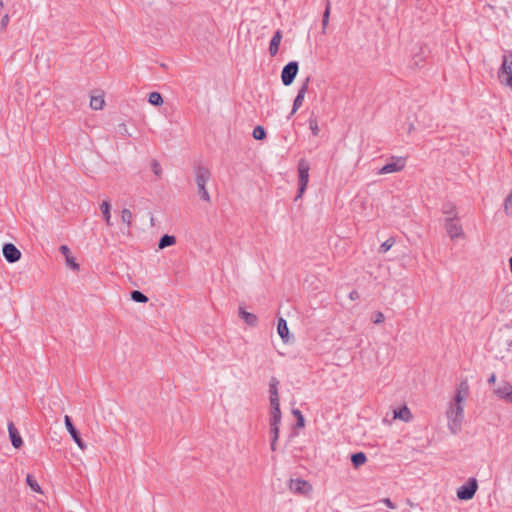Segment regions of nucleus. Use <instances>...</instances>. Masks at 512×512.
Here are the masks:
<instances>
[{
    "mask_svg": "<svg viewBox=\"0 0 512 512\" xmlns=\"http://www.w3.org/2000/svg\"><path fill=\"white\" fill-rule=\"evenodd\" d=\"M151 168L156 176H160L162 174V168L161 165L157 160H153L151 162Z\"/></svg>",
    "mask_w": 512,
    "mask_h": 512,
    "instance_id": "nucleus-34",
    "label": "nucleus"
},
{
    "mask_svg": "<svg viewBox=\"0 0 512 512\" xmlns=\"http://www.w3.org/2000/svg\"><path fill=\"white\" fill-rule=\"evenodd\" d=\"M105 101L102 96H93L90 100V107L94 110H101Z\"/></svg>",
    "mask_w": 512,
    "mask_h": 512,
    "instance_id": "nucleus-26",
    "label": "nucleus"
},
{
    "mask_svg": "<svg viewBox=\"0 0 512 512\" xmlns=\"http://www.w3.org/2000/svg\"><path fill=\"white\" fill-rule=\"evenodd\" d=\"M271 409L280 408L279 395L270 396Z\"/></svg>",
    "mask_w": 512,
    "mask_h": 512,
    "instance_id": "nucleus-38",
    "label": "nucleus"
},
{
    "mask_svg": "<svg viewBox=\"0 0 512 512\" xmlns=\"http://www.w3.org/2000/svg\"><path fill=\"white\" fill-rule=\"evenodd\" d=\"M26 483L34 492L42 493V489H41L40 485L38 484L37 480L32 475H30V474L27 475Z\"/></svg>",
    "mask_w": 512,
    "mask_h": 512,
    "instance_id": "nucleus-24",
    "label": "nucleus"
},
{
    "mask_svg": "<svg viewBox=\"0 0 512 512\" xmlns=\"http://www.w3.org/2000/svg\"><path fill=\"white\" fill-rule=\"evenodd\" d=\"M299 70V64L297 61H291L286 64L281 72V80L285 86H289L295 80Z\"/></svg>",
    "mask_w": 512,
    "mask_h": 512,
    "instance_id": "nucleus-6",
    "label": "nucleus"
},
{
    "mask_svg": "<svg viewBox=\"0 0 512 512\" xmlns=\"http://www.w3.org/2000/svg\"><path fill=\"white\" fill-rule=\"evenodd\" d=\"M60 251L63 255H65V257L67 258V256H69V248L66 246V245H62L60 247Z\"/></svg>",
    "mask_w": 512,
    "mask_h": 512,
    "instance_id": "nucleus-44",
    "label": "nucleus"
},
{
    "mask_svg": "<svg viewBox=\"0 0 512 512\" xmlns=\"http://www.w3.org/2000/svg\"><path fill=\"white\" fill-rule=\"evenodd\" d=\"M477 489V480L475 478H469L464 485L458 488L457 497L460 500H470L474 497Z\"/></svg>",
    "mask_w": 512,
    "mask_h": 512,
    "instance_id": "nucleus-5",
    "label": "nucleus"
},
{
    "mask_svg": "<svg viewBox=\"0 0 512 512\" xmlns=\"http://www.w3.org/2000/svg\"><path fill=\"white\" fill-rule=\"evenodd\" d=\"M445 228L452 240L463 236L462 226L459 224L455 217L446 218Z\"/></svg>",
    "mask_w": 512,
    "mask_h": 512,
    "instance_id": "nucleus-8",
    "label": "nucleus"
},
{
    "mask_svg": "<svg viewBox=\"0 0 512 512\" xmlns=\"http://www.w3.org/2000/svg\"><path fill=\"white\" fill-rule=\"evenodd\" d=\"M384 320H385V316L382 312L375 313L374 318H373V322L375 324H380V323L384 322Z\"/></svg>",
    "mask_w": 512,
    "mask_h": 512,
    "instance_id": "nucleus-39",
    "label": "nucleus"
},
{
    "mask_svg": "<svg viewBox=\"0 0 512 512\" xmlns=\"http://www.w3.org/2000/svg\"><path fill=\"white\" fill-rule=\"evenodd\" d=\"M382 502L390 509H395L396 507L395 504L389 498H384Z\"/></svg>",
    "mask_w": 512,
    "mask_h": 512,
    "instance_id": "nucleus-43",
    "label": "nucleus"
},
{
    "mask_svg": "<svg viewBox=\"0 0 512 512\" xmlns=\"http://www.w3.org/2000/svg\"><path fill=\"white\" fill-rule=\"evenodd\" d=\"M281 40H282V32H281V30H277L274 33V35L270 41V45H269V53L271 56L277 55Z\"/></svg>",
    "mask_w": 512,
    "mask_h": 512,
    "instance_id": "nucleus-17",
    "label": "nucleus"
},
{
    "mask_svg": "<svg viewBox=\"0 0 512 512\" xmlns=\"http://www.w3.org/2000/svg\"><path fill=\"white\" fill-rule=\"evenodd\" d=\"M278 380L276 378H271L269 383V392L270 396H277L278 395Z\"/></svg>",
    "mask_w": 512,
    "mask_h": 512,
    "instance_id": "nucleus-32",
    "label": "nucleus"
},
{
    "mask_svg": "<svg viewBox=\"0 0 512 512\" xmlns=\"http://www.w3.org/2000/svg\"><path fill=\"white\" fill-rule=\"evenodd\" d=\"M469 395V384H468V381L466 379L462 380L458 387H457V392H456V395L454 397V400L455 402H458V403H463V401L466 399V397Z\"/></svg>",
    "mask_w": 512,
    "mask_h": 512,
    "instance_id": "nucleus-14",
    "label": "nucleus"
},
{
    "mask_svg": "<svg viewBox=\"0 0 512 512\" xmlns=\"http://www.w3.org/2000/svg\"><path fill=\"white\" fill-rule=\"evenodd\" d=\"M501 84L512 89V52L506 51L502 56V64L498 71Z\"/></svg>",
    "mask_w": 512,
    "mask_h": 512,
    "instance_id": "nucleus-3",
    "label": "nucleus"
},
{
    "mask_svg": "<svg viewBox=\"0 0 512 512\" xmlns=\"http://www.w3.org/2000/svg\"><path fill=\"white\" fill-rule=\"evenodd\" d=\"M270 432L272 434V439H277L279 437V424H270Z\"/></svg>",
    "mask_w": 512,
    "mask_h": 512,
    "instance_id": "nucleus-35",
    "label": "nucleus"
},
{
    "mask_svg": "<svg viewBox=\"0 0 512 512\" xmlns=\"http://www.w3.org/2000/svg\"><path fill=\"white\" fill-rule=\"evenodd\" d=\"M64 423L67 431L69 432L70 436L74 440V442L78 445L80 449H85L86 444L83 442L82 438L80 437L79 432L73 425L71 418L68 415H65L64 417Z\"/></svg>",
    "mask_w": 512,
    "mask_h": 512,
    "instance_id": "nucleus-9",
    "label": "nucleus"
},
{
    "mask_svg": "<svg viewBox=\"0 0 512 512\" xmlns=\"http://www.w3.org/2000/svg\"><path fill=\"white\" fill-rule=\"evenodd\" d=\"M131 299L137 303H146L148 302V297L144 295L141 291L133 290L131 292Z\"/></svg>",
    "mask_w": 512,
    "mask_h": 512,
    "instance_id": "nucleus-27",
    "label": "nucleus"
},
{
    "mask_svg": "<svg viewBox=\"0 0 512 512\" xmlns=\"http://www.w3.org/2000/svg\"><path fill=\"white\" fill-rule=\"evenodd\" d=\"M448 418V428L454 435L458 434L462 428V422L464 419V407L462 403L452 401L446 412Z\"/></svg>",
    "mask_w": 512,
    "mask_h": 512,
    "instance_id": "nucleus-1",
    "label": "nucleus"
},
{
    "mask_svg": "<svg viewBox=\"0 0 512 512\" xmlns=\"http://www.w3.org/2000/svg\"><path fill=\"white\" fill-rule=\"evenodd\" d=\"M148 101L151 105L160 106L163 104V98L158 92H151L148 96Z\"/></svg>",
    "mask_w": 512,
    "mask_h": 512,
    "instance_id": "nucleus-25",
    "label": "nucleus"
},
{
    "mask_svg": "<svg viewBox=\"0 0 512 512\" xmlns=\"http://www.w3.org/2000/svg\"><path fill=\"white\" fill-rule=\"evenodd\" d=\"M8 22H9V15L5 14L2 17L1 22H0L1 29H6Z\"/></svg>",
    "mask_w": 512,
    "mask_h": 512,
    "instance_id": "nucleus-42",
    "label": "nucleus"
},
{
    "mask_svg": "<svg viewBox=\"0 0 512 512\" xmlns=\"http://www.w3.org/2000/svg\"><path fill=\"white\" fill-rule=\"evenodd\" d=\"M110 203L108 201H103L100 205L101 212L103 214L104 220L108 226H111V214H110Z\"/></svg>",
    "mask_w": 512,
    "mask_h": 512,
    "instance_id": "nucleus-21",
    "label": "nucleus"
},
{
    "mask_svg": "<svg viewBox=\"0 0 512 512\" xmlns=\"http://www.w3.org/2000/svg\"><path fill=\"white\" fill-rule=\"evenodd\" d=\"M2 252L3 256L9 263H15L21 257L20 250L12 243L4 244Z\"/></svg>",
    "mask_w": 512,
    "mask_h": 512,
    "instance_id": "nucleus-11",
    "label": "nucleus"
},
{
    "mask_svg": "<svg viewBox=\"0 0 512 512\" xmlns=\"http://www.w3.org/2000/svg\"><path fill=\"white\" fill-rule=\"evenodd\" d=\"M252 135L256 140H263L266 138V131L262 126L258 125L254 128Z\"/></svg>",
    "mask_w": 512,
    "mask_h": 512,
    "instance_id": "nucleus-30",
    "label": "nucleus"
},
{
    "mask_svg": "<svg viewBox=\"0 0 512 512\" xmlns=\"http://www.w3.org/2000/svg\"><path fill=\"white\" fill-rule=\"evenodd\" d=\"M405 166V159L404 158H397L395 161L389 162L386 165H384L380 171L379 174H389L401 171Z\"/></svg>",
    "mask_w": 512,
    "mask_h": 512,
    "instance_id": "nucleus-12",
    "label": "nucleus"
},
{
    "mask_svg": "<svg viewBox=\"0 0 512 512\" xmlns=\"http://www.w3.org/2000/svg\"><path fill=\"white\" fill-rule=\"evenodd\" d=\"M211 173L208 168L204 166H198L195 170V183L198 188L200 198L206 202H210L211 198L206 189V183L210 180Z\"/></svg>",
    "mask_w": 512,
    "mask_h": 512,
    "instance_id": "nucleus-2",
    "label": "nucleus"
},
{
    "mask_svg": "<svg viewBox=\"0 0 512 512\" xmlns=\"http://www.w3.org/2000/svg\"><path fill=\"white\" fill-rule=\"evenodd\" d=\"M119 127L121 128V130H122V132H123V133H126V134L128 135V133H127V128H126V125H125V124H121Z\"/></svg>",
    "mask_w": 512,
    "mask_h": 512,
    "instance_id": "nucleus-48",
    "label": "nucleus"
},
{
    "mask_svg": "<svg viewBox=\"0 0 512 512\" xmlns=\"http://www.w3.org/2000/svg\"><path fill=\"white\" fill-rule=\"evenodd\" d=\"M3 8V0H0V9Z\"/></svg>",
    "mask_w": 512,
    "mask_h": 512,
    "instance_id": "nucleus-49",
    "label": "nucleus"
},
{
    "mask_svg": "<svg viewBox=\"0 0 512 512\" xmlns=\"http://www.w3.org/2000/svg\"><path fill=\"white\" fill-rule=\"evenodd\" d=\"M330 10H331V4H330V1H327L325 11H324L323 17H322V33L323 34L326 33V28L329 23Z\"/></svg>",
    "mask_w": 512,
    "mask_h": 512,
    "instance_id": "nucleus-23",
    "label": "nucleus"
},
{
    "mask_svg": "<svg viewBox=\"0 0 512 512\" xmlns=\"http://www.w3.org/2000/svg\"><path fill=\"white\" fill-rule=\"evenodd\" d=\"M292 412L297 419V424H296L297 427H299V428L304 427L305 420H304V416L302 415L301 411L298 409H294Z\"/></svg>",
    "mask_w": 512,
    "mask_h": 512,
    "instance_id": "nucleus-33",
    "label": "nucleus"
},
{
    "mask_svg": "<svg viewBox=\"0 0 512 512\" xmlns=\"http://www.w3.org/2000/svg\"><path fill=\"white\" fill-rule=\"evenodd\" d=\"M132 219H133L132 212L129 209L124 208L121 211V220H122V222L125 223L128 227H130L131 224H132Z\"/></svg>",
    "mask_w": 512,
    "mask_h": 512,
    "instance_id": "nucleus-28",
    "label": "nucleus"
},
{
    "mask_svg": "<svg viewBox=\"0 0 512 512\" xmlns=\"http://www.w3.org/2000/svg\"><path fill=\"white\" fill-rule=\"evenodd\" d=\"M394 241L392 239H388L383 242L380 246L381 252H387L393 245Z\"/></svg>",
    "mask_w": 512,
    "mask_h": 512,
    "instance_id": "nucleus-36",
    "label": "nucleus"
},
{
    "mask_svg": "<svg viewBox=\"0 0 512 512\" xmlns=\"http://www.w3.org/2000/svg\"><path fill=\"white\" fill-rule=\"evenodd\" d=\"M281 411L280 408L271 409L270 424H280Z\"/></svg>",
    "mask_w": 512,
    "mask_h": 512,
    "instance_id": "nucleus-31",
    "label": "nucleus"
},
{
    "mask_svg": "<svg viewBox=\"0 0 512 512\" xmlns=\"http://www.w3.org/2000/svg\"><path fill=\"white\" fill-rule=\"evenodd\" d=\"M366 461L367 457L363 452H357L351 456V462L355 468H359L360 466L364 465Z\"/></svg>",
    "mask_w": 512,
    "mask_h": 512,
    "instance_id": "nucleus-20",
    "label": "nucleus"
},
{
    "mask_svg": "<svg viewBox=\"0 0 512 512\" xmlns=\"http://www.w3.org/2000/svg\"><path fill=\"white\" fill-rule=\"evenodd\" d=\"M309 170L310 166L309 163L302 159L299 161L298 164V173H299V183H298V195L296 197V200L298 198H301L304 191L306 190L308 180H309Z\"/></svg>",
    "mask_w": 512,
    "mask_h": 512,
    "instance_id": "nucleus-4",
    "label": "nucleus"
},
{
    "mask_svg": "<svg viewBox=\"0 0 512 512\" xmlns=\"http://www.w3.org/2000/svg\"><path fill=\"white\" fill-rule=\"evenodd\" d=\"M394 418L400 419L404 422H409L412 419V414L407 406H403L402 408L394 411Z\"/></svg>",
    "mask_w": 512,
    "mask_h": 512,
    "instance_id": "nucleus-19",
    "label": "nucleus"
},
{
    "mask_svg": "<svg viewBox=\"0 0 512 512\" xmlns=\"http://www.w3.org/2000/svg\"><path fill=\"white\" fill-rule=\"evenodd\" d=\"M512 207V191L509 193V195L506 197L504 201V208L506 213H508V209Z\"/></svg>",
    "mask_w": 512,
    "mask_h": 512,
    "instance_id": "nucleus-40",
    "label": "nucleus"
},
{
    "mask_svg": "<svg viewBox=\"0 0 512 512\" xmlns=\"http://www.w3.org/2000/svg\"><path fill=\"white\" fill-rule=\"evenodd\" d=\"M277 332L284 343L290 342V334L287 326V322L284 318H279L277 325Z\"/></svg>",
    "mask_w": 512,
    "mask_h": 512,
    "instance_id": "nucleus-16",
    "label": "nucleus"
},
{
    "mask_svg": "<svg viewBox=\"0 0 512 512\" xmlns=\"http://www.w3.org/2000/svg\"><path fill=\"white\" fill-rule=\"evenodd\" d=\"M443 212H444L445 214H451V215H453L452 217H455V218H456V214H455V207H454V206H452V205H446V206H444Z\"/></svg>",
    "mask_w": 512,
    "mask_h": 512,
    "instance_id": "nucleus-41",
    "label": "nucleus"
},
{
    "mask_svg": "<svg viewBox=\"0 0 512 512\" xmlns=\"http://www.w3.org/2000/svg\"><path fill=\"white\" fill-rule=\"evenodd\" d=\"M496 382V375L495 373H492L490 377L488 378V384H495Z\"/></svg>",
    "mask_w": 512,
    "mask_h": 512,
    "instance_id": "nucleus-46",
    "label": "nucleus"
},
{
    "mask_svg": "<svg viewBox=\"0 0 512 512\" xmlns=\"http://www.w3.org/2000/svg\"><path fill=\"white\" fill-rule=\"evenodd\" d=\"M175 242H176V238L174 236L165 234L160 238V240L158 242V247L160 249H164L166 247H169V246L175 244Z\"/></svg>",
    "mask_w": 512,
    "mask_h": 512,
    "instance_id": "nucleus-22",
    "label": "nucleus"
},
{
    "mask_svg": "<svg viewBox=\"0 0 512 512\" xmlns=\"http://www.w3.org/2000/svg\"><path fill=\"white\" fill-rule=\"evenodd\" d=\"M308 83H309V78H307L306 81L299 88L297 96L294 100L292 111H291L290 115H293L294 113H296V111L302 106L305 94L308 90Z\"/></svg>",
    "mask_w": 512,
    "mask_h": 512,
    "instance_id": "nucleus-13",
    "label": "nucleus"
},
{
    "mask_svg": "<svg viewBox=\"0 0 512 512\" xmlns=\"http://www.w3.org/2000/svg\"><path fill=\"white\" fill-rule=\"evenodd\" d=\"M8 432L10 436L11 443L14 448H20L23 444L20 433L17 428L14 426L13 422L8 423Z\"/></svg>",
    "mask_w": 512,
    "mask_h": 512,
    "instance_id": "nucleus-15",
    "label": "nucleus"
},
{
    "mask_svg": "<svg viewBox=\"0 0 512 512\" xmlns=\"http://www.w3.org/2000/svg\"><path fill=\"white\" fill-rule=\"evenodd\" d=\"M493 394L506 403L512 404V385L509 382L501 381L498 383L493 389Z\"/></svg>",
    "mask_w": 512,
    "mask_h": 512,
    "instance_id": "nucleus-7",
    "label": "nucleus"
},
{
    "mask_svg": "<svg viewBox=\"0 0 512 512\" xmlns=\"http://www.w3.org/2000/svg\"><path fill=\"white\" fill-rule=\"evenodd\" d=\"M276 442H277V439H271V450L272 451L276 450Z\"/></svg>",
    "mask_w": 512,
    "mask_h": 512,
    "instance_id": "nucleus-47",
    "label": "nucleus"
},
{
    "mask_svg": "<svg viewBox=\"0 0 512 512\" xmlns=\"http://www.w3.org/2000/svg\"><path fill=\"white\" fill-rule=\"evenodd\" d=\"M66 262H67V265L69 267H71L73 270H78L79 269V265H78V263L75 262L73 257L67 256Z\"/></svg>",
    "mask_w": 512,
    "mask_h": 512,
    "instance_id": "nucleus-37",
    "label": "nucleus"
},
{
    "mask_svg": "<svg viewBox=\"0 0 512 512\" xmlns=\"http://www.w3.org/2000/svg\"><path fill=\"white\" fill-rule=\"evenodd\" d=\"M289 489L295 494H307L311 491V485L302 479H291L289 482Z\"/></svg>",
    "mask_w": 512,
    "mask_h": 512,
    "instance_id": "nucleus-10",
    "label": "nucleus"
},
{
    "mask_svg": "<svg viewBox=\"0 0 512 512\" xmlns=\"http://www.w3.org/2000/svg\"><path fill=\"white\" fill-rule=\"evenodd\" d=\"M349 298L351 300H356V299L359 298V293L356 290H353V291L350 292Z\"/></svg>",
    "mask_w": 512,
    "mask_h": 512,
    "instance_id": "nucleus-45",
    "label": "nucleus"
},
{
    "mask_svg": "<svg viewBox=\"0 0 512 512\" xmlns=\"http://www.w3.org/2000/svg\"><path fill=\"white\" fill-rule=\"evenodd\" d=\"M308 122H309V128H310L312 134L314 136H318L320 130H319L318 121H317L316 117L311 116L309 118Z\"/></svg>",
    "mask_w": 512,
    "mask_h": 512,
    "instance_id": "nucleus-29",
    "label": "nucleus"
},
{
    "mask_svg": "<svg viewBox=\"0 0 512 512\" xmlns=\"http://www.w3.org/2000/svg\"><path fill=\"white\" fill-rule=\"evenodd\" d=\"M239 317L245 321L249 326H256L258 318L255 314L245 311L242 307L239 308Z\"/></svg>",
    "mask_w": 512,
    "mask_h": 512,
    "instance_id": "nucleus-18",
    "label": "nucleus"
}]
</instances>
